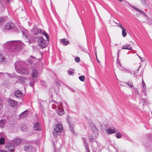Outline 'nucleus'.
Returning <instances> with one entry per match:
<instances>
[{
    "label": "nucleus",
    "instance_id": "2",
    "mask_svg": "<svg viewBox=\"0 0 152 152\" xmlns=\"http://www.w3.org/2000/svg\"><path fill=\"white\" fill-rule=\"evenodd\" d=\"M23 64L22 62L20 61L15 62V66L16 70L21 74L27 75L29 74V71L27 69L22 67Z\"/></svg>",
    "mask_w": 152,
    "mask_h": 152
},
{
    "label": "nucleus",
    "instance_id": "5",
    "mask_svg": "<svg viewBox=\"0 0 152 152\" xmlns=\"http://www.w3.org/2000/svg\"><path fill=\"white\" fill-rule=\"evenodd\" d=\"M5 150L7 152H14L15 147L12 143H7L6 145Z\"/></svg>",
    "mask_w": 152,
    "mask_h": 152
},
{
    "label": "nucleus",
    "instance_id": "29",
    "mask_svg": "<svg viewBox=\"0 0 152 152\" xmlns=\"http://www.w3.org/2000/svg\"><path fill=\"white\" fill-rule=\"evenodd\" d=\"M117 64H118L119 65V66H118L119 69L121 70H122V71H124V70L125 69L121 65V64L120 63V61H117Z\"/></svg>",
    "mask_w": 152,
    "mask_h": 152
},
{
    "label": "nucleus",
    "instance_id": "53",
    "mask_svg": "<svg viewBox=\"0 0 152 152\" xmlns=\"http://www.w3.org/2000/svg\"><path fill=\"white\" fill-rule=\"evenodd\" d=\"M125 136H126V137L128 138V135H126H126H125Z\"/></svg>",
    "mask_w": 152,
    "mask_h": 152
},
{
    "label": "nucleus",
    "instance_id": "36",
    "mask_svg": "<svg viewBox=\"0 0 152 152\" xmlns=\"http://www.w3.org/2000/svg\"><path fill=\"white\" fill-rule=\"evenodd\" d=\"M4 19L3 18H0V24H1L2 23H4Z\"/></svg>",
    "mask_w": 152,
    "mask_h": 152
},
{
    "label": "nucleus",
    "instance_id": "18",
    "mask_svg": "<svg viewBox=\"0 0 152 152\" xmlns=\"http://www.w3.org/2000/svg\"><path fill=\"white\" fill-rule=\"evenodd\" d=\"M28 113V112L27 110L22 112L20 115V117L21 118H23L26 116Z\"/></svg>",
    "mask_w": 152,
    "mask_h": 152
},
{
    "label": "nucleus",
    "instance_id": "45",
    "mask_svg": "<svg viewBox=\"0 0 152 152\" xmlns=\"http://www.w3.org/2000/svg\"><path fill=\"white\" fill-rule=\"evenodd\" d=\"M34 84L32 82H31L30 83V85L31 87H33V86H34Z\"/></svg>",
    "mask_w": 152,
    "mask_h": 152
},
{
    "label": "nucleus",
    "instance_id": "27",
    "mask_svg": "<svg viewBox=\"0 0 152 152\" xmlns=\"http://www.w3.org/2000/svg\"><path fill=\"white\" fill-rule=\"evenodd\" d=\"M64 111L63 109L58 110L57 112L58 114L60 115H62L64 114Z\"/></svg>",
    "mask_w": 152,
    "mask_h": 152
},
{
    "label": "nucleus",
    "instance_id": "40",
    "mask_svg": "<svg viewBox=\"0 0 152 152\" xmlns=\"http://www.w3.org/2000/svg\"><path fill=\"white\" fill-rule=\"evenodd\" d=\"M120 51V50H118V52H117V60H118L119 58V54Z\"/></svg>",
    "mask_w": 152,
    "mask_h": 152
},
{
    "label": "nucleus",
    "instance_id": "15",
    "mask_svg": "<svg viewBox=\"0 0 152 152\" xmlns=\"http://www.w3.org/2000/svg\"><path fill=\"white\" fill-rule=\"evenodd\" d=\"M68 123L69 126L70 130L73 134H75V132L74 130V125L73 124H71L69 121L68 122Z\"/></svg>",
    "mask_w": 152,
    "mask_h": 152
},
{
    "label": "nucleus",
    "instance_id": "19",
    "mask_svg": "<svg viewBox=\"0 0 152 152\" xmlns=\"http://www.w3.org/2000/svg\"><path fill=\"white\" fill-rule=\"evenodd\" d=\"M31 75L33 77H36L37 76V71L35 69H34L32 72Z\"/></svg>",
    "mask_w": 152,
    "mask_h": 152
},
{
    "label": "nucleus",
    "instance_id": "54",
    "mask_svg": "<svg viewBox=\"0 0 152 152\" xmlns=\"http://www.w3.org/2000/svg\"><path fill=\"white\" fill-rule=\"evenodd\" d=\"M31 42H30V41H28V44H30L31 43Z\"/></svg>",
    "mask_w": 152,
    "mask_h": 152
},
{
    "label": "nucleus",
    "instance_id": "7",
    "mask_svg": "<svg viewBox=\"0 0 152 152\" xmlns=\"http://www.w3.org/2000/svg\"><path fill=\"white\" fill-rule=\"evenodd\" d=\"M105 131L107 134L110 135L116 133V130L114 127L112 126L111 127H109L105 130Z\"/></svg>",
    "mask_w": 152,
    "mask_h": 152
},
{
    "label": "nucleus",
    "instance_id": "41",
    "mask_svg": "<svg viewBox=\"0 0 152 152\" xmlns=\"http://www.w3.org/2000/svg\"><path fill=\"white\" fill-rule=\"evenodd\" d=\"M68 73L69 75H72L74 74V72L72 71H69L68 72Z\"/></svg>",
    "mask_w": 152,
    "mask_h": 152
},
{
    "label": "nucleus",
    "instance_id": "56",
    "mask_svg": "<svg viewBox=\"0 0 152 152\" xmlns=\"http://www.w3.org/2000/svg\"><path fill=\"white\" fill-rule=\"evenodd\" d=\"M72 90V91L73 92H75L73 90Z\"/></svg>",
    "mask_w": 152,
    "mask_h": 152
},
{
    "label": "nucleus",
    "instance_id": "31",
    "mask_svg": "<svg viewBox=\"0 0 152 152\" xmlns=\"http://www.w3.org/2000/svg\"><path fill=\"white\" fill-rule=\"evenodd\" d=\"M43 35L46 37L47 41L49 40V37L48 34H47L44 31L42 32Z\"/></svg>",
    "mask_w": 152,
    "mask_h": 152
},
{
    "label": "nucleus",
    "instance_id": "22",
    "mask_svg": "<svg viewBox=\"0 0 152 152\" xmlns=\"http://www.w3.org/2000/svg\"><path fill=\"white\" fill-rule=\"evenodd\" d=\"M61 40L62 43V44L64 45H67L69 43V41L68 40L66 41V39H61Z\"/></svg>",
    "mask_w": 152,
    "mask_h": 152
},
{
    "label": "nucleus",
    "instance_id": "43",
    "mask_svg": "<svg viewBox=\"0 0 152 152\" xmlns=\"http://www.w3.org/2000/svg\"><path fill=\"white\" fill-rule=\"evenodd\" d=\"M140 1L143 4H146L145 0H140Z\"/></svg>",
    "mask_w": 152,
    "mask_h": 152
},
{
    "label": "nucleus",
    "instance_id": "4",
    "mask_svg": "<svg viewBox=\"0 0 152 152\" xmlns=\"http://www.w3.org/2000/svg\"><path fill=\"white\" fill-rule=\"evenodd\" d=\"M63 127L62 125L61 124H56L54 128L53 134L54 136L56 137L58 135L59 133L61 132L62 130Z\"/></svg>",
    "mask_w": 152,
    "mask_h": 152
},
{
    "label": "nucleus",
    "instance_id": "51",
    "mask_svg": "<svg viewBox=\"0 0 152 152\" xmlns=\"http://www.w3.org/2000/svg\"><path fill=\"white\" fill-rule=\"evenodd\" d=\"M141 61L142 62H143V61H144V58L143 59H141Z\"/></svg>",
    "mask_w": 152,
    "mask_h": 152
},
{
    "label": "nucleus",
    "instance_id": "30",
    "mask_svg": "<svg viewBox=\"0 0 152 152\" xmlns=\"http://www.w3.org/2000/svg\"><path fill=\"white\" fill-rule=\"evenodd\" d=\"M4 139L3 137L0 138V145H3L4 143Z\"/></svg>",
    "mask_w": 152,
    "mask_h": 152
},
{
    "label": "nucleus",
    "instance_id": "26",
    "mask_svg": "<svg viewBox=\"0 0 152 152\" xmlns=\"http://www.w3.org/2000/svg\"><path fill=\"white\" fill-rule=\"evenodd\" d=\"M5 61V58L2 54L0 55V62H4Z\"/></svg>",
    "mask_w": 152,
    "mask_h": 152
},
{
    "label": "nucleus",
    "instance_id": "10",
    "mask_svg": "<svg viewBox=\"0 0 152 152\" xmlns=\"http://www.w3.org/2000/svg\"><path fill=\"white\" fill-rule=\"evenodd\" d=\"M8 102L10 106L13 107H15L17 104V102L12 99H10L8 100Z\"/></svg>",
    "mask_w": 152,
    "mask_h": 152
},
{
    "label": "nucleus",
    "instance_id": "12",
    "mask_svg": "<svg viewBox=\"0 0 152 152\" xmlns=\"http://www.w3.org/2000/svg\"><path fill=\"white\" fill-rule=\"evenodd\" d=\"M34 130L37 131L41 130V128L39 123L37 122L34 124Z\"/></svg>",
    "mask_w": 152,
    "mask_h": 152
},
{
    "label": "nucleus",
    "instance_id": "9",
    "mask_svg": "<svg viewBox=\"0 0 152 152\" xmlns=\"http://www.w3.org/2000/svg\"><path fill=\"white\" fill-rule=\"evenodd\" d=\"M31 31L32 33L35 35L41 34L42 32V31L41 29L38 28H34H34Z\"/></svg>",
    "mask_w": 152,
    "mask_h": 152
},
{
    "label": "nucleus",
    "instance_id": "38",
    "mask_svg": "<svg viewBox=\"0 0 152 152\" xmlns=\"http://www.w3.org/2000/svg\"><path fill=\"white\" fill-rule=\"evenodd\" d=\"M131 7L134 10H136V11H137L139 13L140 12V11L141 10H139V9H138L137 8H136V7H134L133 6L132 7Z\"/></svg>",
    "mask_w": 152,
    "mask_h": 152
},
{
    "label": "nucleus",
    "instance_id": "48",
    "mask_svg": "<svg viewBox=\"0 0 152 152\" xmlns=\"http://www.w3.org/2000/svg\"><path fill=\"white\" fill-rule=\"evenodd\" d=\"M140 66H139V67H138V68L137 69V70H136V71L137 72H138L139 71Z\"/></svg>",
    "mask_w": 152,
    "mask_h": 152
},
{
    "label": "nucleus",
    "instance_id": "3",
    "mask_svg": "<svg viewBox=\"0 0 152 152\" xmlns=\"http://www.w3.org/2000/svg\"><path fill=\"white\" fill-rule=\"evenodd\" d=\"M91 129L93 132L91 135L89 136V139L90 142L91 143L96 141V138L98 135V130L95 126L93 124H91Z\"/></svg>",
    "mask_w": 152,
    "mask_h": 152
},
{
    "label": "nucleus",
    "instance_id": "1",
    "mask_svg": "<svg viewBox=\"0 0 152 152\" xmlns=\"http://www.w3.org/2000/svg\"><path fill=\"white\" fill-rule=\"evenodd\" d=\"M4 46L10 49L12 53H15L20 51L24 47V44L21 42L18 41H9L5 43Z\"/></svg>",
    "mask_w": 152,
    "mask_h": 152
},
{
    "label": "nucleus",
    "instance_id": "17",
    "mask_svg": "<svg viewBox=\"0 0 152 152\" xmlns=\"http://www.w3.org/2000/svg\"><path fill=\"white\" fill-rule=\"evenodd\" d=\"M19 80L21 83L24 84L28 81V79L26 78L21 77L19 78Z\"/></svg>",
    "mask_w": 152,
    "mask_h": 152
},
{
    "label": "nucleus",
    "instance_id": "39",
    "mask_svg": "<svg viewBox=\"0 0 152 152\" xmlns=\"http://www.w3.org/2000/svg\"><path fill=\"white\" fill-rule=\"evenodd\" d=\"M117 24H118V26L120 27L121 28L123 29L124 28L121 23H117Z\"/></svg>",
    "mask_w": 152,
    "mask_h": 152
},
{
    "label": "nucleus",
    "instance_id": "37",
    "mask_svg": "<svg viewBox=\"0 0 152 152\" xmlns=\"http://www.w3.org/2000/svg\"><path fill=\"white\" fill-rule=\"evenodd\" d=\"M142 87H143V88L144 89L145 88L146 86H145V83H144V82L143 80H142Z\"/></svg>",
    "mask_w": 152,
    "mask_h": 152
},
{
    "label": "nucleus",
    "instance_id": "47",
    "mask_svg": "<svg viewBox=\"0 0 152 152\" xmlns=\"http://www.w3.org/2000/svg\"><path fill=\"white\" fill-rule=\"evenodd\" d=\"M102 126H103V125L102 124H100L99 126H100V127H101V128L102 129L103 131V128H102Z\"/></svg>",
    "mask_w": 152,
    "mask_h": 152
},
{
    "label": "nucleus",
    "instance_id": "35",
    "mask_svg": "<svg viewBox=\"0 0 152 152\" xmlns=\"http://www.w3.org/2000/svg\"><path fill=\"white\" fill-rule=\"evenodd\" d=\"M75 61L77 63H79L80 61V58L78 57L75 58Z\"/></svg>",
    "mask_w": 152,
    "mask_h": 152
},
{
    "label": "nucleus",
    "instance_id": "23",
    "mask_svg": "<svg viewBox=\"0 0 152 152\" xmlns=\"http://www.w3.org/2000/svg\"><path fill=\"white\" fill-rule=\"evenodd\" d=\"M5 122L6 121L4 119L1 120L0 121V127L3 128L5 125Z\"/></svg>",
    "mask_w": 152,
    "mask_h": 152
},
{
    "label": "nucleus",
    "instance_id": "50",
    "mask_svg": "<svg viewBox=\"0 0 152 152\" xmlns=\"http://www.w3.org/2000/svg\"><path fill=\"white\" fill-rule=\"evenodd\" d=\"M28 2H31V0H26Z\"/></svg>",
    "mask_w": 152,
    "mask_h": 152
},
{
    "label": "nucleus",
    "instance_id": "34",
    "mask_svg": "<svg viewBox=\"0 0 152 152\" xmlns=\"http://www.w3.org/2000/svg\"><path fill=\"white\" fill-rule=\"evenodd\" d=\"M139 13L141 14L142 15H143L145 17H147V16L146 14L144 12H143L142 11L140 10V11Z\"/></svg>",
    "mask_w": 152,
    "mask_h": 152
},
{
    "label": "nucleus",
    "instance_id": "52",
    "mask_svg": "<svg viewBox=\"0 0 152 152\" xmlns=\"http://www.w3.org/2000/svg\"><path fill=\"white\" fill-rule=\"evenodd\" d=\"M138 56L140 59H142V58L141 57L139 56Z\"/></svg>",
    "mask_w": 152,
    "mask_h": 152
},
{
    "label": "nucleus",
    "instance_id": "55",
    "mask_svg": "<svg viewBox=\"0 0 152 152\" xmlns=\"http://www.w3.org/2000/svg\"><path fill=\"white\" fill-rule=\"evenodd\" d=\"M119 1H122V0H118Z\"/></svg>",
    "mask_w": 152,
    "mask_h": 152
},
{
    "label": "nucleus",
    "instance_id": "42",
    "mask_svg": "<svg viewBox=\"0 0 152 152\" xmlns=\"http://www.w3.org/2000/svg\"><path fill=\"white\" fill-rule=\"evenodd\" d=\"M26 126H24V129H23V128H22V126H21L20 127V129H21V130H22L23 131H24L25 130H26Z\"/></svg>",
    "mask_w": 152,
    "mask_h": 152
},
{
    "label": "nucleus",
    "instance_id": "58",
    "mask_svg": "<svg viewBox=\"0 0 152 152\" xmlns=\"http://www.w3.org/2000/svg\"><path fill=\"white\" fill-rule=\"evenodd\" d=\"M35 81H36V80H34V82Z\"/></svg>",
    "mask_w": 152,
    "mask_h": 152
},
{
    "label": "nucleus",
    "instance_id": "24",
    "mask_svg": "<svg viewBox=\"0 0 152 152\" xmlns=\"http://www.w3.org/2000/svg\"><path fill=\"white\" fill-rule=\"evenodd\" d=\"M23 36L25 38H27L28 32L26 30H24L22 31Z\"/></svg>",
    "mask_w": 152,
    "mask_h": 152
},
{
    "label": "nucleus",
    "instance_id": "11",
    "mask_svg": "<svg viewBox=\"0 0 152 152\" xmlns=\"http://www.w3.org/2000/svg\"><path fill=\"white\" fill-rule=\"evenodd\" d=\"M82 140L83 142V143L85 147L86 152H90L88 143L86 142V139L84 137L82 138Z\"/></svg>",
    "mask_w": 152,
    "mask_h": 152
},
{
    "label": "nucleus",
    "instance_id": "16",
    "mask_svg": "<svg viewBox=\"0 0 152 152\" xmlns=\"http://www.w3.org/2000/svg\"><path fill=\"white\" fill-rule=\"evenodd\" d=\"M21 142V140L19 138H15L13 140V142L15 145H19Z\"/></svg>",
    "mask_w": 152,
    "mask_h": 152
},
{
    "label": "nucleus",
    "instance_id": "14",
    "mask_svg": "<svg viewBox=\"0 0 152 152\" xmlns=\"http://www.w3.org/2000/svg\"><path fill=\"white\" fill-rule=\"evenodd\" d=\"M24 149L27 151H31L32 149V147L30 145L26 144L24 147Z\"/></svg>",
    "mask_w": 152,
    "mask_h": 152
},
{
    "label": "nucleus",
    "instance_id": "13",
    "mask_svg": "<svg viewBox=\"0 0 152 152\" xmlns=\"http://www.w3.org/2000/svg\"><path fill=\"white\" fill-rule=\"evenodd\" d=\"M22 95L23 94L21 91L19 90H17L15 92V96L16 97L20 98L21 97Z\"/></svg>",
    "mask_w": 152,
    "mask_h": 152
},
{
    "label": "nucleus",
    "instance_id": "28",
    "mask_svg": "<svg viewBox=\"0 0 152 152\" xmlns=\"http://www.w3.org/2000/svg\"><path fill=\"white\" fill-rule=\"evenodd\" d=\"M122 136L120 132H117L115 136L117 138H120Z\"/></svg>",
    "mask_w": 152,
    "mask_h": 152
},
{
    "label": "nucleus",
    "instance_id": "33",
    "mask_svg": "<svg viewBox=\"0 0 152 152\" xmlns=\"http://www.w3.org/2000/svg\"><path fill=\"white\" fill-rule=\"evenodd\" d=\"M126 72L132 74L134 73V75L135 76V77H137V75H135V74L136 73L135 72V71H130L129 70H127V71Z\"/></svg>",
    "mask_w": 152,
    "mask_h": 152
},
{
    "label": "nucleus",
    "instance_id": "46",
    "mask_svg": "<svg viewBox=\"0 0 152 152\" xmlns=\"http://www.w3.org/2000/svg\"><path fill=\"white\" fill-rule=\"evenodd\" d=\"M7 1L8 3H10L12 1V0H7Z\"/></svg>",
    "mask_w": 152,
    "mask_h": 152
},
{
    "label": "nucleus",
    "instance_id": "57",
    "mask_svg": "<svg viewBox=\"0 0 152 152\" xmlns=\"http://www.w3.org/2000/svg\"><path fill=\"white\" fill-rule=\"evenodd\" d=\"M1 74V73L0 72V75Z\"/></svg>",
    "mask_w": 152,
    "mask_h": 152
},
{
    "label": "nucleus",
    "instance_id": "8",
    "mask_svg": "<svg viewBox=\"0 0 152 152\" xmlns=\"http://www.w3.org/2000/svg\"><path fill=\"white\" fill-rule=\"evenodd\" d=\"M15 26L12 23H8L5 25V27L3 30L4 32L6 31V30H10L15 28Z\"/></svg>",
    "mask_w": 152,
    "mask_h": 152
},
{
    "label": "nucleus",
    "instance_id": "32",
    "mask_svg": "<svg viewBox=\"0 0 152 152\" xmlns=\"http://www.w3.org/2000/svg\"><path fill=\"white\" fill-rule=\"evenodd\" d=\"M79 78L80 81L84 82L85 79V77L84 76L82 75L81 76H79Z\"/></svg>",
    "mask_w": 152,
    "mask_h": 152
},
{
    "label": "nucleus",
    "instance_id": "25",
    "mask_svg": "<svg viewBox=\"0 0 152 152\" xmlns=\"http://www.w3.org/2000/svg\"><path fill=\"white\" fill-rule=\"evenodd\" d=\"M122 34L123 37L126 36L127 33L126 31V29L125 28L122 29Z\"/></svg>",
    "mask_w": 152,
    "mask_h": 152
},
{
    "label": "nucleus",
    "instance_id": "49",
    "mask_svg": "<svg viewBox=\"0 0 152 152\" xmlns=\"http://www.w3.org/2000/svg\"><path fill=\"white\" fill-rule=\"evenodd\" d=\"M96 59H97V60L98 62H100V61H99V60H98V58H97L96 54Z\"/></svg>",
    "mask_w": 152,
    "mask_h": 152
},
{
    "label": "nucleus",
    "instance_id": "6",
    "mask_svg": "<svg viewBox=\"0 0 152 152\" xmlns=\"http://www.w3.org/2000/svg\"><path fill=\"white\" fill-rule=\"evenodd\" d=\"M39 45L41 47L44 48L46 45V42L42 37H39L38 40Z\"/></svg>",
    "mask_w": 152,
    "mask_h": 152
},
{
    "label": "nucleus",
    "instance_id": "44",
    "mask_svg": "<svg viewBox=\"0 0 152 152\" xmlns=\"http://www.w3.org/2000/svg\"><path fill=\"white\" fill-rule=\"evenodd\" d=\"M0 152H7V151L4 150L3 149H0Z\"/></svg>",
    "mask_w": 152,
    "mask_h": 152
},
{
    "label": "nucleus",
    "instance_id": "20",
    "mask_svg": "<svg viewBox=\"0 0 152 152\" xmlns=\"http://www.w3.org/2000/svg\"><path fill=\"white\" fill-rule=\"evenodd\" d=\"M121 48L122 49H127L128 50H131L132 49V47L129 45H126L123 46Z\"/></svg>",
    "mask_w": 152,
    "mask_h": 152
},
{
    "label": "nucleus",
    "instance_id": "21",
    "mask_svg": "<svg viewBox=\"0 0 152 152\" xmlns=\"http://www.w3.org/2000/svg\"><path fill=\"white\" fill-rule=\"evenodd\" d=\"M126 84L130 88L132 89L134 88V87L133 86L132 82L131 81H129L126 83Z\"/></svg>",
    "mask_w": 152,
    "mask_h": 152
}]
</instances>
